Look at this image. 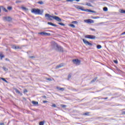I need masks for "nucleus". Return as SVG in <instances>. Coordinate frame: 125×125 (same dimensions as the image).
Masks as SVG:
<instances>
[{
  "mask_svg": "<svg viewBox=\"0 0 125 125\" xmlns=\"http://www.w3.org/2000/svg\"><path fill=\"white\" fill-rule=\"evenodd\" d=\"M45 18L47 20H52L53 18L58 22H61V21H62V20L60 18H59V17H57L56 16H51L49 14H45Z\"/></svg>",
  "mask_w": 125,
  "mask_h": 125,
  "instance_id": "obj_1",
  "label": "nucleus"
},
{
  "mask_svg": "<svg viewBox=\"0 0 125 125\" xmlns=\"http://www.w3.org/2000/svg\"><path fill=\"white\" fill-rule=\"evenodd\" d=\"M31 12L32 13H34V14H36V15H42V14H43V10H42V11H41L40 9L34 8V9H32Z\"/></svg>",
  "mask_w": 125,
  "mask_h": 125,
  "instance_id": "obj_2",
  "label": "nucleus"
},
{
  "mask_svg": "<svg viewBox=\"0 0 125 125\" xmlns=\"http://www.w3.org/2000/svg\"><path fill=\"white\" fill-rule=\"evenodd\" d=\"M72 62L73 64H75V65H80L81 64V60L76 59L72 60Z\"/></svg>",
  "mask_w": 125,
  "mask_h": 125,
  "instance_id": "obj_3",
  "label": "nucleus"
},
{
  "mask_svg": "<svg viewBox=\"0 0 125 125\" xmlns=\"http://www.w3.org/2000/svg\"><path fill=\"white\" fill-rule=\"evenodd\" d=\"M83 42L85 44V45H89V46H92V43L86 41L85 39H83Z\"/></svg>",
  "mask_w": 125,
  "mask_h": 125,
  "instance_id": "obj_4",
  "label": "nucleus"
},
{
  "mask_svg": "<svg viewBox=\"0 0 125 125\" xmlns=\"http://www.w3.org/2000/svg\"><path fill=\"white\" fill-rule=\"evenodd\" d=\"M84 22H85V23H87V24H93V23H94V21L89 19L87 20H84Z\"/></svg>",
  "mask_w": 125,
  "mask_h": 125,
  "instance_id": "obj_5",
  "label": "nucleus"
},
{
  "mask_svg": "<svg viewBox=\"0 0 125 125\" xmlns=\"http://www.w3.org/2000/svg\"><path fill=\"white\" fill-rule=\"evenodd\" d=\"M84 38H85V39H90V40H94V39H95L96 37L93 35H87L84 36Z\"/></svg>",
  "mask_w": 125,
  "mask_h": 125,
  "instance_id": "obj_6",
  "label": "nucleus"
},
{
  "mask_svg": "<svg viewBox=\"0 0 125 125\" xmlns=\"http://www.w3.org/2000/svg\"><path fill=\"white\" fill-rule=\"evenodd\" d=\"M52 46L53 48H54V49H55V50H56V49L57 48V47L58 46V44H57V43H56V42H52Z\"/></svg>",
  "mask_w": 125,
  "mask_h": 125,
  "instance_id": "obj_7",
  "label": "nucleus"
},
{
  "mask_svg": "<svg viewBox=\"0 0 125 125\" xmlns=\"http://www.w3.org/2000/svg\"><path fill=\"white\" fill-rule=\"evenodd\" d=\"M4 21H8V22H10L12 20V19L10 17H4L3 18Z\"/></svg>",
  "mask_w": 125,
  "mask_h": 125,
  "instance_id": "obj_8",
  "label": "nucleus"
},
{
  "mask_svg": "<svg viewBox=\"0 0 125 125\" xmlns=\"http://www.w3.org/2000/svg\"><path fill=\"white\" fill-rule=\"evenodd\" d=\"M57 51H60V52H63V47L58 46V47L56 49Z\"/></svg>",
  "mask_w": 125,
  "mask_h": 125,
  "instance_id": "obj_9",
  "label": "nucleus"
},
{
  "mask_svg": "<svg viewBox=\"0 0 125 125\" xmlns=\"http://www.w3.org/2000/svg\"><path fill=\"white\" fill-rule=\"evenodd\" d=\"M39 35H42V36H50V33H46V32H39L38 33Z\"/></svg>",
  "mask_w": 125,
  "mask_h": 125,
  "instance_id": "obj_10",
  "label": "nucleus"
},
{
  "mask_svg": "<svg viewBox=\"0 0 125 125\" xmlns=\"http://www.w3.org/2000/svg\"><path fill=\"white\" fill-rule=\"evenodd\" d=\"M84 11H85L86 12H92V13H96V11L88 9H84Z\"/></svg>",
  "mask_w": 125,
  "mask_h": 125,
  "instance_id": "obj_11",
  "label": "nucleus"
},
{
  "mask_svg": "<svg viewBox=\"0 0 125 125\" xmlns=\"http://www.w3.org/2000/svg\"><path fill=\"white\" fill-rule=\"evenodd\" d=\"M63 66H64V63H61L56 67V69H59V68H61V67H63Z\"/></svg>",
  "mask_w": 125,
  "mask_h": 125,
  "instance_id": "obj_12",
  "label": "nucleus"
},
{
  "mask_svg": "<svg viewBox=\"0 0 125 125\" xmlns=\"http://www.w3.org/2000/svg\"><path fill=\"white\" fill-rule=\"evenodd\" d=\"M32 104H33V105H35V106H39V102H38L33 101L32 102Z\"/></svg>",
  "mask_w": 125,
  "mask_h": 125,
  "instance_id": "obj_13",
  "label": "nucleus"
},
{
  "mask_svg": "<svg viewBox=\"0 0 125 125\" xmlns=\"http://www.w3.org/2000/svg\"><path fill=\"white\" fill-rule=\"evenodd\" d=\"M57 89L59 90H61V91H63L64 89V88H60V87H57Z\"/></svg>",
  "mask_w": 125,
  "mask_h": 125,
  "instance_id": "obj_14",
  "label": "nucleus"
},
{
  "mask_svg": "<svg viewBox=\"0 0 125 125\" xmlns=\"http://www.w3.org/2000/svg\"><path fill=\"white\" fill-rule=\"evenodd\" d=\"M77 8L78 9H80V10H82V11H84V9H83V7L79 6Z\"/></svg>",
  "mask_w": 125,
  "mask_h": 125,
  "instance_id": "obj_15",
  "label": "nucleus"
},
{
  "mask_svg": "<svg viewBox=\"0 0 125 125\" xmlns=\"http://www.w3.org/2000/svg\"><path fill=\"white\" fill-rule=\"evenodd\" d=\"M85 5H87V6H90V7H92V5H91V3H87L86 2Z\"/></svg>",
  "mask_w": 125,
  "mask_h": 125,
  "instance_id": "obj_16",
  "label": "nucleus"
},
{
  "mask_svg": "<svg viewBox=\"0 0 125 125\" xmlns=\"http://www.w3.org/2000/svg\"><path fill=\"white\" fill-rule=\"evenodd\" d=\"M2 58H4V55H2V54H0V60H2Z\"/></svg>",
  "mask_w": 125,
  "mask_h": 125,
  "instance_id": "obj_17",
  "label": "nucleus"
},
{
  "mask_svg": "<svg viewBox=\"0 0 125 125\" xmlns=\"http://www.w3.org/2000/svg\"><path fill=\"white\" fill-rule=\"evenodd\" d=\"M15 92L16 93H18V94H20V91L16 88L15 89Z\"/></svg>",
  "mask_w": 125,
  "mask_h": 125,
  "instance_id": "obj_18",
  "label": "nucleus"
},
{
  "mask_svg": "<svg viewBox=\"0 0 125 125\" xmlns=\"http://www.w3.org/2000/svg\"><path fill=\"white\" fill-rule=\"evenodd\" d=\"M74 0H76V1H80V0H66V1H70V2H72Z\"/></svg>",
  "mask_w": 125,
  "mask_h": 125,
  "instance_id": "obj_19",
  "label": "nucleus"
},
{
  "mask_svg": "<svg viewBox=\"0 0 125 125\" xmlns=\"http://www.w3.org/2000/svg\"><path fill=\"white\" fill-rule=\"evenodd\" d=\"M97 48L98 49H100V48H102V46H101V45H97Z\"/></svg>",
  "mask_w": 125,
  "mask_h": 125,
  "instance_id": "obj_20",
  "label": "nucleus"
},
{
  "mask_svg": "<svg viewBox=\"0 0 125 125\" xmlns=\"http://www.w3.org/2000/svg\"><path fill=\"white\" fill-rule=\"evenodd\" d=\"M96 80H97V77H95L94 79H93L91 81V83H94V82L96 81Z\"/></svg>",
  "mask_w": 125,
  "mask_h": 125,
  "instance_id": "obj_21",
  "label": "nucleus"
},
{
  "mask_svg": "<svg viewBox=\"0 0 125 125\" xmlns=\"http://www.w3.org/2000/svg\"><path fill=\"white\" fill-rule=\"evenodd\" d=\"M104 11H108V8L107 7H104L103 8Z\"/></svg>",
  "mask_w": 125,
  "mask_h": 125,
  "instance_id": "obj_22",
  "label": "nucleus"
},
{
  "mask_svg": "<svg viewBox=\"0 0 125 125\" xmlns=\"http://www.w3.org/2000/svg\"><path fill=\"white\" fill-rule=\"evenodd\" d=\"M37 3L42 5V4H43V2L42 1H38Z\"/></svg>",
  "mask_w": 125,
  "mask_h": 125,
  "instance_id": "obj_23",
  "label": "nucleus"
},
{
  "mask_svg": "<svg viewBox=\"0 0 125 125\" xmlns=\"http://www.w3.org/2000/svg\"><path fill=\"white\" fill-rule=\"evenodd\" d=\"M69 26H70V27H71V28H75V25L73 24H69Z\"/></svg>",
  "mask_w": 125,
  "mask_h": 125,
  "instance_id": "obj_24",
  "label": "nucleus"
},
{
  "mask_svg": "<svg viewBox=\"0 0 125 125\" xmlns=\"http://www.w3.org/2000/svg\"><path fill=\"white\" fill-rule=\"evenodd\" d=\"M59 25H61V26H65V24L62 23V22H58Z\"/></svg>",
  "mask_w": 125,
  "mask_h": 125,
  "instance_id": "obj_25",
  "label": "nucleus"
},
{
  "mask_svg": "<svg viewBox=\"0 0 125 125\" xmlns=\"http://www.w3.org/2000/svg\"><path fill=\"white\" fill-rule=\"evenodd\" d=\"M2 9H3V11H4L5 12H8V11H7V9L4 7H3Z\"/></svg>",
  "mask_w": 125,
  "mask_h": 125,
  "instance_id": "obj_26",
  "label": "nucleus"
},
{
  "mask_svg": "<svg viewBox=\"0 0 125 125\" xmlns=\"http://www.w3.org/2000/svg\"><path fill=\"white\" fill-rule=\"evenodd\" d=\"M2 69H3V70H4V71H8V69L6 68V67H3Z\"/></svg>",
  "mask_w": 125,
  "mask_h": 125,
  "instance_id": "obj_27",
  "label": "nucleus"
},
{
  "mask_svg": "<svg viewBox=\"0 0 125 125\" xmlns=\"http://www.w3.org/2000/svg\"><path fill=\"white\" fill-rule=\"evenodd\" d=\"M43 122H44V121L40 122L39 123V125H43V124H44V123Z\"/></svg>",
  "mask_w": 125,
  "mask_h": 125,
  "instance_id": "obj_28",
  "label": "nucleus"
},
{
  "mask_svg": "<svg viewBox=\"0 0 125 125\" xmlns=\"http://www.w3.org/2000/svg\"><path fill=\"white\" fill-rule=\"evenodd\" d=\"M7 9H8V10H11V9H12V7H11V6H8V7H7Z\"/></svg>",
  "mask_w": 125,
  "mask_h": 125,
  "instance_id": "obj_29",
  "label": "nucleus"
},
{
  "mask_svg": "<svg viewBox=\"0 0 125 125\" xmlns=\"http://www.w3.org/2000/svg\"><path fill=\"white\" fill-rule=\"evenodd\" d=\"M120 13H125V10H120Z\"/></svg>",
  "mask_w": 125,
  "mask_h": 125,
  "instance_id": "obj_30",
  "label": "nucleus"
},
{
  "mask_svg": "<svg viewBox=\"0 0 125 125\" xmlns=\"http://www.w3.org/2000/svg\"><path fill=\"white\" fill-rule=\"evenodd\" d=\"M21 9H22L23 10H27V9L25 7H21Z\"/></svg>",
  "mask_w": 125,
  "mask_h": 125,
  "instance_id": "obj_31",
  "label": "nucleus"
},
{
  "mask_svg": "<svg viewBox=\"0 0 125 125\" xmlns=\"http://www.w3.org/2000/svg\"><path fill=\"white\" fill-rule=\"evenodd\" d=\"M52 107H54V108H56V107H57L56 104H53L52 105Z\"/></svg>",
  "mask_w": 125,
  "mask_h": 125,
  "instance_id": "obj_32",
  "label": "nucleus"
},
{
  "mask_svg": "<svg viewBox=\"0 0 125 125\" xmlns=\"http://www.w3.org/2000/svg\"><path fill=\"white\" fill-rule=\"evenodd\" d=\"M88 114H89V112H86L83 114L84 116H88Z\"/></svg>",
  "mask_w": 125,
  "mask_h": 125,
  "instance_id": "obj_33",
  "label": "nucleus"
},
{
  "mask_svg": "<svg viewBox=\"0 0 125 125\" xmlns=\"http://www.w3.org/2000/svg\"><path fill=\"white\" fill-rule=\"evenodd\" d=\"M20 47H19V46H16L15 49H20Z\"/></svg>",
  "mask_w": 125,
  "mask_h": 125,
  "instance_id": "obj_34",
  "label": "nucleus"
},
{
  "mask_svg": "<svg viewBox=\"0 0 125 125\" xmlns=\"http://www.w3.org/2000/svg\"><path fill=\"white\" fill-rule=\"evenodd\" d=\"M1 80H2L3 81V82H5V83H7V81H6V80H5V79L1 78Z\"/></svg>",
  "mask_w": 125,
  "mask_h": 125,
  "instance_id": "obj_35",
  "label": "nucleus"
},
{
  "mask_svg": "<svg viewBox=\"0 0 125 125\" xmlns=\"http://www.w3.org/2000/svg\"><path fill=\"white\" fill-rule=\"evenodd\" d=\"M73 24H78V21H73L72 22Z\"/></svg>",
  "mask_w": 125,
  "mask_h": 125,
  "instance_id": "obj_36",
  "label": "nucleus"
},
{
  "mask_svg": "<svg viewBox=\"0 0 125 125\" xmlns=\"http://www.w3.org/2000/svg\"><path fill=\"white\" fill-rule=\"evenodd\" d=\"M51 26H53L54 27H57V25L54 23H52V25H51Z\"/></svg>",
  "mask_w": 125,
  "mask_h": 125,
  "instance_id": "obj_37",
  "label": "nucleus"
},
{
  "mask_svg": "<svg viewBox=\"0 0 125 125\" xmlns=\"http://www.w3.org/2000/svg\"><path fill=\"white\" fill-rule=\"evenodd\" d=\"M71 74H69L68 76V80H70L71 79Z\"/></svg>",
  "mask_w": 125,
  "mask_h": 125,
  "instance_id": "obj_38",
  "label": "nucleus"
},
{
  "mask_svg": "<svg viewBox=\"0 0 125 125\" xmlns=\"http://www.w3.org/2000/svg\"><path fill=\"white\" fill-rule=\"evenodd\" d=\"M113 62H114V63H115V64H118V61H117V60H114V61H113Z\"/></svg>",
  "mask_w": 125,
  "mask_h": 125,
  "instance_id": "obj_39",
  "label": "nucleus"
},
{
  "mask_svg": "<svg viewBox=\"0 0 125 125\" xmlns=\"http://www.w3.org/2000/svg\"><path fill=\"white\" fill-rule=\"evenodd\" d=\"M36 57L35 56H30L29 58H31V59H33L34 58H35Z\"/></svg>",
  "mask_w": 125,
  "mask_h": 125,
  "instance_id": "obj_40",
  "label": "nucleus"
},
{
  "mask_svg": "<svg viewBox=\"0 0 125 125\" xmlns=\"http://www.w3.org/2000/svg\"><path fill=\"white\" fill-rule=\"evenodd\" d=\"M16 47V46L15 45H13L12 46V48H13L14 49H15V47Z\"/></svg>",
  "mask_w": 125,
  "mask_h": 125,
  "instance_id": "obj_41",
  "label": "nucleus"
},
{
  "mask_svg": "<svg viewBox=\"0 0 125 125\" xmlns=\"http://www.w3.org/2000/svg\"><path fill=\"white\" fill-rule=\"evenodd\" d=\"M47 24H48V25H50L51 26L52 23V22H47Z\"/></svg>",
  "mask_w": 125,
  "mask_h": 125,
  "instance_id": "obj_42",
  "label": "nucleus"
},
{
  "mask_svg": "<svg viewBox=\"0 0 125 125\" xmlns=\"http://www.w3.org/2000/svg\"><path fill=\"white\" fill-rule=\"evenodd\" d=\"M23 92L24 93H26V92H28V91L27 90V89H24Z\"/></svg>",
  "mask_w": 125,
  "mask_h": 125,
  "instance_id": "obj_43",
  "label": "nucleus"
},
{
  "mask_svg": "<svg viewBox=\"0 0 125 125\" xmlns=\"http://www.w3.org/2000/svg\"><path fill=\"white\" fill-rule=\"evenodd\" d=\"M62 108H65L66 107V105H64V104H62Z\"/></svg>",
  "mask_w": 125,
  "mask_h": 125,
  "instance_id": "obj_44",
  "label": "nucleus"
},
{
  "mask_svg": "<svg viewBox=\"0 0 125 125\" xmlns=\"http://www.w3.org/2000/svg\"><path fill=\"white\" fill-rule=\"evenodd\" d=\"M46 80H47V81H52V80H51V78H47Z\"/></svg>",
  "mask_w": 125,
  "mask_h": 125,
  "instance_id": "obj_45",
  "label": "nucleus"
},
{
  "mask_svg": "<svg viewBox=\"0 0 125 125\" xmlns=\"http://www.w3.org/2000/svg\"><path fill=\"white\" fill-rule=\"evenodd\" d=\"M90 30H91V31H94V32H95V29L91 28Z\"/></svg>",
  "mask_w": 125,
  "mask_h": 125,
  "instance_id": "obj_46",
  "label": "nucleus"
},
{
  "mask_svg": "<svg viewBox=\"0 0 125 125\" xmlns=\"http://www.w3.org/2000/svg\"><path fill=\"white\" fill-rule=\"evenodd\" d=\"M43 103H47V101H43Z\"/></svg>",
  "mask_w": 125,
  "mask_h": 125,
  "instance_id": "obj_47",
  "label": "nucleus"
},
{
  "mask_svg": "<svg viewBox=\"0 0 125 125\" xmlns=\"http://www.w3.org/2000/svg\"><path fill=\"white\" fill-rule=\"evenodd\" d=\"M0 125H4V123H0Z\"/></svg>",
  "mask_w": 125,
  "mask_h": 125,
  "instance_id": "obj_48",
  "label": "nucleus"
},
{
  "mask_svg": "<svg viewBox=\"0 0 125 125\" xmlns=\"http://www.w3.org/2000/svg\"><path fill=\"white\" fill-rule=\"evenodd\" d=\"M97 18H99V17H97L94 18L93 19H97Z\"/></svg>",
  "mask_w": 125,
  "mask_h": 125,
  "instance_id": "obj_49",
  "label": "nucleus"
},
{
  "mask_svg": "<svg viewBox=\"0 0 125 125\" xmlns=\"http://www.w3.org/2000/svg\"><path fill=\"white\" fill-rule=\"evenodd\" d=\"M5 60H6V61H9V59H7V58L5 59Z\"/></svg>",
  "mask_w": 125,
  "mask_h": 125,
  "instance_id": "obj_50",
  "label": "nucleus"
},
{
  "mask_svg": "<svg viewBox=\"0 0 125 125\" xmlns=\"http://www.w3.org/2000/svg\"><path fill=\"white\" fill-rule=\"evenodd\" d=\"M43 98H46V96H43Z\"/></svg>",
  "mask_w": 125,
  "mask_h": 125,
  "instance_id": "obj_51",
  "label": "nucleus"
},
{
  "mask_svg": "<svg viewBox=\"0 0 125 125\" xmlns=\"http://www.w3.org/2000/svg\"><path fill=\"white\" fill-rule=\"evenodd\" d=\"M18 2H20V1H16V3H18Z\"/></svg>",
  "mask_w": 125,
  "mask_h": 125,
  "instance_id": "obj_52",
  "label": "nucleus"
},
{
  "mask_svg": "<svg viewBox=\"0 0 125 125\" xmlns=\"http://www.w3.org/2000/svg\"><path fill=\"white\" fill-rule=\"evenodd\" d=\"M123 115H125V111H123Z\"/></svg>",
  "mask_w": 125,
  "mask_h": 125,
  "instance_id": "obj_53",
  "label": "nucleus"
},
{
  "mask_svg": "<svg viewBox=\"0 0 125 125\" xmlns=\"http://www.w3.org/2000/svg\"><path fill=\"white\" fill-rule=\"evenodd\" d=\"M55 15H58V14H57V13L55 12Z\"/></svg>",
  "mask_w": 125,
  "mask_h": 125,
  "instance_id": "obj_54",
  "label": "nucleus"
},
{
  "mask_svg": "<svg viewBox=\"0 0 125 125\" xmlns=\"http://www.w3.org/2000/svg\"><path fill=\"white\" fill-rule=\"evenodd\" d=\"M104 99L106 100V99H108V98H104Z\"/></svg>",
  "mask_w": 125,
  "mask_h": 125,
  "instance_id": "obj_55",
  "label": "nucleus"
}]
</instances>
